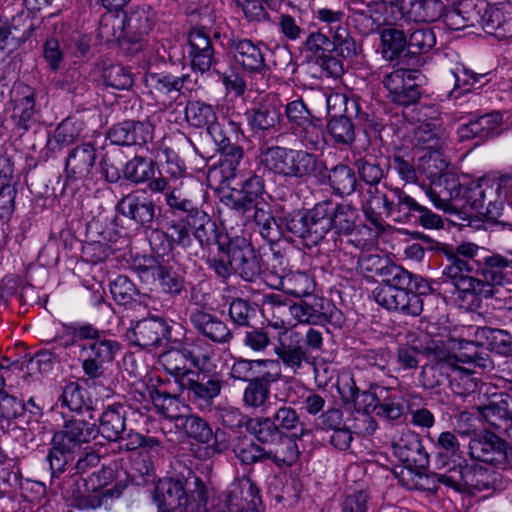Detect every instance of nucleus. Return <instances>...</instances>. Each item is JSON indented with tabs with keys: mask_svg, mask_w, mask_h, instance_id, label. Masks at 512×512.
<instances>
[{
	"mask_svg": "<svg viewBox=\"0 0 512 512\" xmlns=\"http://www.w3.org/2000/svg\"><path fill=\"white\" fill-rule=\"evenodd\" d=\"M486 250L472 242H462L444 253L449 261L443 275L455 287L462 300L489 299L496 296L497 286L512 280V257L499 253L482 255Z\"/></svg>",
	"mask_w": 512,
	"mask_h": 512,
	"instance_id": "nucleus-1",
	"label": "nucleus"
},
{
	"mask_svg": "<svg viewBox=\"0 0 512 512\" xmlns=\"http://www.w3.org/2000/svg\"><path fill=\"white\" fill-rule=\"evenodd\" d=\"M422 354L427 358V362L422 366L419 380L428 390L448 381L451 368L456 361L479 366L482 372L491 371L494 368L490 354L471 342H460L458 351L451 353L443 342L431 341L423 348Z\"/></svg>",
	"mask_w": 512,
	"mask_h": 512,
	"instance_id": "nucleus-2",
	"label": "nucleus"
},
{
	"mask_svg": "<svg viewBox=\"0 0 512 512\" xmlns=\"http://www.w3.org/2000/svg\"><path fill=\"white\" fill-rule=\"evenodd\" d=\"M157 512H208L209 488L194 472L159 479L153 494Z\"/></svg>",
	"mask_w": 512,
	"mask_h": 512,
	"instance_id": "nucleus-3",
	"label": "nucleus"
},
{
	"mask_svg": "<svg viewBox=\"0 0 512 512\" xmlns=\"http://www.w3.org/2000/svg\"><path fill=\"white\" fill-rule=\"evenodd\" d=\"M63 328L65 335L71 338L63 343L65 347L74 345L78 340H87L79 345L78 358L82 370L90 380L101 378L105 372V364L112 362L119 351V343L102 336L98 329L88 323L64 324Z\"/></svg>",
	"mask_w": 512,
	"mask_h": 512,
	"instance_id": "nucleus-4",
	"label": "nucleus"
},
{
	"mask_svg": "<svg viewBox=\"0 0 512 512\" xmlns=\"http://www.w3.org/2000/svg\"><path fill=\"white\" fill-rule=\"evenodd\" d=\"M372 192L371 199L363 203V212L375 226H381L385 218L399 223L411 222L422 206L399 188L389 187L386 191L375 189Z\"/></svg>",
	"mask_w": 512,
	"mask_h": 512,
	"instance_id": "nucleus-5",
	"label": "nucleus"
},
{
	"mask_svg": "<svg viewBox=\"0 0 512 512\" xmlns=\"http://www.w3.org/2000/svg\"><path fill=\"white\" fill-rule=\"evenodd\" d=\"M259 158L265 169L283 177L302 179L317 176L325 168L324 163L312 153L280 146L265 148Z\"/></svg>",
	"mask_w": 512,
	"mask_h": 512,
	"instance_id": "nucleus-6",
	"label": "nucleus"
},
{
	"mask_svg": "<svg viewBox=\"0 0 512 512\" xmlns=\"http://www.w3.org/2000/svg\"><path fill=\"white\" fill-rule=\"evenodd\" d=\"M247 432L252 435L258 444L265 446L266 450L277 453L279 460L285 465H293L300 456L297 440H300L306 430L302 428L301 434L288 436L280 432L271 417H251Z\"/></svg>",
	"mask_w": 512,
	"mask_h": 512,
	"instance_id": "nucleus-7",
	"label": "nucleus"
},
{
	"mask_svg": "<svg viewBox=\"0 0 512 512\" xmlns=\"http://www.w3.org/2000/svg\"><path fill=\"white\" fill-rule=\"evenodd\" d=\"M327 209L325 201H322L312 209L293 211L283 217V225L287 231L301 238L305 246H316L331 230Z\"/></svg>",
	"mask_w": 512,
	"mask_h": 512,
	"instance_id": "nucleus-8",
	"label": "nucleus"
},
{
	"mask_svg": "<svg viewBox=\"0 0 512 512\" xmlns=\"http://www.w3.org/2000/svg\"><path fill=\"white\" fill-rule=\"evenodd\" d=\"M439 486H444L460 493H475L494 489L500 480V475L495 470L481 466H457L446 473L434 476Z\"/></svg>",
	"mask_w": 512,
	"mask_h": 512,
	"instance_id": "nucleus-9",
	"label": "nucleus"
},
{
	"mask_svg": "<svg viewBox=\"0 0 512 512\" xmlns=\"http://www.w3.org/2000/svg\"><path fill=\"white\" fill-rule=\"evenodd\" d=\"M105 471L92 473L79 481L69 479L62 488V494L71 506L79 510H95L100 508L107 497H113L112 489H104L107 482Z\"/></svg>",
	"mask_w": 512,
	"mask_h": 512,
	"instance_id": "nucleus-10",
	"label": "nucleus"
},
{
	"mask_svg": "<svg viewBox=\"0 0 512 512\" xmlns=\"http://www.w3.org/2000/svg\"><path fill=\"white\" fill-rule=\"evenodd\" d=\"M291 316L299 323L310 325H324L332 323L341 325L342 313L328 299L313 294L289 306Z\"/></svg>",
	"mask_w": 512,
	"mask_h": 512,
	"instance_id": "nucleus-11",
	"label": "nucleus"
},
{
	"mask_svg": "<svg viewBox=\"0 0 512 512\" xmlns=\"http://www.w3.org/2000/svg\"><path fill=\"white\" fill-rule=\"evenodd\" d=\"M468 448L469 455L474 460L496 468H512V446L494 433L471 438Z\"/></svg>",
	"mask_w": 512,
	"mask_h": 512,
	"instance_id": "nucleus-12",
	"label": "nucleus"
},
{
	"mask_svg": "<svg viewBox=\"0 0 512 512\" xmlns=\"http://www.w3.org/2000/svg\"><path fill=\"white\" fill-rule=\"evenodd\" d=\"M208 371H192L182 378L179 385L187 391L189 400L200 409H209L222 390L223 381L218 373L207 374Z\"/></svg>",
	"mask_w": 512,
	"mask_h": 512,
	"instance_id": "nucleus-13",
	"label": "nucleus"
},
{
	"mask_svg": "<svg viewBox=\"0 0 512 512\" xmlns=\"http://www.w3.org/2000/svg\"><path fill=\"white\" fill-rule=\"evenodd\" d=\"M248 126L254 136L265 137L281 128V104L275 95H266L246 113Z\"/></svg>",
	"mask_w": 512,
	"mask_h": 512,
	"instance_id": "nucleus-14",
	"label": "nucleus"
},
{
	"mask_svg": "<svg viewBox=\"0 0 512 512\" xmlns=\"http://www.w3.org/2000/svg\"><path fill=\"white\" fill-rule=\"evenodd\" d=\"M427 293L416 290L397 289L391 286H377L373 298L383 308L404 315L419 316L423 311L422 295Z\"/></svg>",
	"mask_w": 512,
	"mask_h": 512,
	"instance_id": "nucleus-15",
	"label": "nucleus"
},
{
	"mask_svg": "<svg viewBox=\"0 0 512 512\" xmlns=\"http://www.w3.org/2000/svg\"><path fill=\"white\" fill-rule=\"evenodd\" d=\"M411 143L416 148L429 152L428 161H439V170L447 167V162L441 159L440 152L447 145L445 130L438 121L422 122L417 125L411 136Z\"/></svg>",
	"mask_w": 512,
	"mask_h": 512,
	"instance_id": "nucleus-16",
	"label": "nucleus"
},
{
	"mask_svg": "<svg viewBox=\"0 0 512 512\" xmlns=\"http://www.w3.org/2000/svg\"><path fill=\"white\" fill-rule=\"evenodd\" d=\"M274 353L277 362L292 375L299 374L305 364L309 363L307 349L302 345L300 334L296 331H288L280 336L274 346Z\"/></svg>",
	"mask_w": 512,
	"mask_h": 512,
	"instance_id": "nucleus-17",
	"label": "nucleus"
},
{
	"mask_svg": "<svg viewBox=\"0 0 512 512\" xmlns=\"http://www.w3.org/2000/svg\"><path fill=\"white\" fill-rule=\"evenodd\" d=\"M168 323L160 317L144 318L135 322L126 332L130 342L141 348L160 346L170 339Z\"/></svg>",
	"mask_w": 512,
	"mask_h": 512,
	"instance_id": "nucleus-18",
	"label": "nucleus"
},
{
	"mask_svg": "<svg viewBox=\"0 0 512 512\" xmlns=\"http://www.w3.org/2000/svg\"><path fill=\"white\" fill-rule=\"evenodd\" d=\"M431 180L427 195L438 209L449 211L458 207L463 185L456 174L447 172L436 175L429 172Z\"/></svg>",
	"mask_w": 512,
	"mask_h": 512,
	"instance_id": "nucleus-19",
	"label": "nucleus"
},
{
	"mask_svg": "<svg viewBox=\"0 0 512 512\" xmlns=\"http://www.w3.org/2000/svg\"><path fill=\"white\" fill-rule=\"evenodd\" d=\"M229 48L235 62L246 72L264 75L269 71L265 60L266 46L262 42L233 38L230 40Z\"/></svg>",
	"mask_w": 512,
	"mask_h": 512,
	"instance_id": "nucleus-20",
	"label": "nucleus"
},
{
	"mask_svg": "<svg viewBox=\"0 0 512 512\" xmlns=\"http://www.w3.org/2000/svg\"><path fill=\"white\" fill-rule=\"evenodd\" d=\"M478 411L497 433L512 436V395L495 394L486 405L478 407Z\"/></svg>",
	"mask_w": 512,
	"mask_h": 512,
	"instance_id": "nucleus-21",
	"label": "nucleus"
},
{
	"mask_svg": "<svg viewBox=\"0 0 512 512\" xmlns=\"http://www.w3.org/2000/svg\"><path fill=\"white\" fill-rule=\"evenodd\" d=\"M35 89L24 82H15L10 91L12 119L19 129L27 131L35 121Z\"/></svg>",
	"mask_w": 512,
	"mask_h": 512,
	"instance_id": "nucleus-22",
	"label": "nucleus"
},
{
	"mask_svg": "<svg viewBox=\"0 0 512 512\" xmlns=\"http://www.w3.org/2000/svg\"><path fill=\"white\" fill-rule=\"evenodd\" d=\"M342 10L320 8L316 12V18L328 28V32L339 46V54L344 58H351L356 54L355 42L350 36Z\"/></svg>",
	"mask_w": 512,
	"mask_h": 512,
	"instance_id": "nucleus-23",
	"label": "nucleus"
},
{
	"mask_svg": "<svg viewBox=\"0 0 512 512\" xmlns=\"http://www.w3.org/2000/svg\"><path fill=\"white\" fill-rule=\"evenodd\" d=\"M229 512H239L261 504L260 490L249 477L236 478L222 494Z\"/></svg>",
	"mask_w": 512,
	"mask_h": 512,
	"instance_id": "nucleus-24",
	"label": "nucleus"
},
{
	"mask_svg": "<svg viewBox=\"0 0 512 512\" xmlns=\"http://www.w3.org/2000/svg\"><path fill=\"white\" fill-rule=\"evenodd\" d=\"M189 75L176 76L171 73H149L145 82L155 101L163 106L171 105L184 87Z\"/></svg>",
	"mask_w": 512,
	"mask_h": 512,
	"instance_id": "nucleus-25",
	"label": "nucleus"
},
{
	"mask_svg": "<svg viewBox=\"0 0 512 512\" xmlns=\"http://www.w3.org/2000/svg\"><path fill=\"white\" fill-rule=\"evenodd\" d=\"M393 455L403 463V466L427 468L429 465L428 454L418 434L411 430L401 433L392 444Z\"/></svg>",
	"mask_w": 512,
	"mask_h": 512,
	"instance_id": "nucleus-26",
	"label": "nucleus"
},
{
	"mask_svg": "<svg viewBox=\"0 0 512 512\" xmlns=\"http://www.w3.org/2000/svg\"><path fill=\"white\" fill-rule=\"evenodd\" d=\"M154 125L150 120H127L114 125L108 131V139L119 146L143 145L152 139Z\"/></svg>",
	"mask_w": 512,
	"mask_h": 512,
	"instance_id": "nucleus-27",
	"label": "nucleus"
},
{
	"mask_svg": "<svg viewBox=\"0 0 512 512\" xmlns=\"http://www.w3.org/2000/svg\"><path fill=\"white\" fill-rule=\"evenodd\" d=\"M98 434L95 423L73 416L64 421L62 429L55 432L53 438L77 453L82 444L94 440Z\"/></svg>",
	"mask_w": 512,
	"mask_h": 512,
	"instance_id": "nucleus-28",
	"label": "nucleus"
},
{
	"mask_svg": "<svg viewBox=\"0 0 512 512\" xmlns=\"http://www.w3.org/2000/svg\"><path fill=\"white\" fill-rule=\"evenodd\" d=\"M501 123L502 115L498 112L478 116L458 127V140L460 142L476 140L475 145H478L496 133Z\"/></svg>",
	"mask_w": 512,
	"mask_h": 512,
	"instance_id": "nucleus-29",
	"label": "nucleus"
},
{
	"mask_svg": "<svg viewBox=\"0 0 512 512\" xmlns=\"http://www.w3.org/2000/svg\"><path fill=\"white\" fill-rule=\"evenodd\" d=\"M381 277V283L378 286H391L397 289H410L422 293H429L431 287L429 283L421 276L413 275L403 267L390 264L385 267H376Z\"/></svg>",
	"mask_w": 512,
	"mask_h": 512,
	"instance_id": "nucleus-30",
	"label": "nucleus"
},
{
	"mask_svg": "<svg viewBox=\"0 0 512 512\" xmlns=\"http://www.w3.org/2000/svg\"><path fill=\"white\" fill-rule=\"evenodd\" d=\"M230 257L232 258L233 271L237 272L244 280L253 281L260 275L259 259L254 249L245 239L230 241Z\"/></svg>",
	"mask_w": 512,
	"mask_h": 512,
	"instance_id": "nucleus-31",
	"label": "nucleus"
},
{
	"mask_svg": "<svg viewBox=\"0 0 512 512\" xmlns=\"http://www.w3.org/2000/svg\"><path fill=\"white\" fill-rule=\"evenodd\" d=\"M118 211L142 226H149L155 217V205L143 192H132L122 197L117 204Z\"/></svg>",
	"mask_w": 512,
	"mask_h": 512,
	"instance_id": "nucleus-32",
	"label": "nucleus"
},
{
	"mask_svg": "<svg viewBox=\"0 0 512 512\" xmlns=\"http://www.w3.org/2000/svg\"><path fill=\"white\" fill-rule=\"evenodd\" d=\"M97 158V149L91 143H83L71 149L65 161L69 179L85 180L91 175Z\"/></svg>",
	"mask_w": 512,
	"mask_h": 512,
	"instance_id": "nucleus-33",
	"label": "nucleus"
},
{
	"mask_svg": "<svg viewBox=\"0 0 512 512\" xmlns=\"http://www.w3.org/2000/svg\"><path fill=\"white\" fill-rule=\"evenodd\" d=\"M191 65L200 72L208 71L215 62L214 48L203 28H193L188 34Z\"/></svg>",
	"mask_w": 512,
	"mask_h": 512,
	"instance_id": "nucleus-34",
	"label": "nucleus"
},
{
	"mask_svg": "<svg viewBox=\"0 0 512 512\" xmlns=\"http://www.w3.org/2000/svg\"><path fill=\"white\" fill-rule=\"evenodd\" d=\"M474 340H461L460 342H471L479 349L488 353V350L502 356L512 355V335L503 329H494L487 326L473 327Z\"/></svg>",
	"mask_w": 512,
	"mask_h": 512,
	"instance_id": "nucleus-35",
	"label": "nucleus"
},
{
	"mask_svg": "<svg viewBox=\"0 0 512 512\" xmlns=\"http://www.w3.org/2000/svg\"><path fill=\"white\" fill-rule=\"evenodd\" d=\"M193 328L202 336L215 343H228L233 335L226 323L214 314L195 310L190 314Z\"/></svg>",
	"mask_w": 512,
	"mask_h": 512,
	"instance_id": "nucleus-36",
	"label": "nucleus"
},
{
	"mask_svg": "<svg viewBox=\"0 0 512 512\" xmlns=\"http://www.w3.org/2000/svg\"><path fill=\"white\" fill-rule=\"evenodd\" d=\"M155 20V11L145 4L133 9L124 20L114 19L123 25L121 35L118 37H129L132 41H139L143 36L148 35L154 27Z\"/></svg>",
	"mask_w": 512,
	"mask_h": 512,
	"instance_id": "nucleus-37",
	"label": "nucleus"
},
{
	"mask_svg": "<svg viewBox=\"0 0 512 512\" xmlns=\"http://www.w3.org/2000/svg\"><path fill=\"white\" fill-rule=\"evenodd\" d=\"M185 119L187 123L195 128H206L212 139H219L221 129L216 112L212 105L199 100L188 101L185 106Z\"/></svg>",
	"mask_w": 512,
	"mask_h": 512,
	"instance_id": "nucleus-38",
	"label": "nucleus"
},
{
	"mask_svg": "<svg viewBox=\"0 0 512 512\" xmlns=\"http://www.w3.org/2000/svg\"><path fill=\"white\" fill-rule=\"evenodd\" d=\"M481 27L498 39L512 37V3H501L498 6L487 4Z\"/></svg>",
	"mask_w": 512,
	"mask_h": 512,
	"instance_id": "nucleus-39",
	"label": "nucleus"
},
{
	"mask_svg": "<svg viewBox=\"0 0 512 512\" xmlns=\"http://www.w3.org/2000/svg\"><path fill=\"white\" fill-rule=\"evenodd\" d=\"M444 11L441 0H407L402 7V18L415 23H432L439 20Z\"/></svg>",
	"mask_w": 512,
	"mask_h": 512,
	"instance_id": "nucleus-40",
	"label": "nucleus"
},
{
	"mask_svg": "<svg viewBox=\"0 0 512 512\" xmlns=\"http://www.w3.org/2000/svg\"><path fill=\"white\" fill-rule=\"evenodd\" d=\"M511 185V179L484 177L485 195H483V216L490 220H497L498 217L502 215L505 202L503 188H509Z\"/></svg>",
	"mask_w": 512,
	"mask_h": 512,
	"instance_id": "nucleus-41",
	"label": "nucleus"
},
{
	"mask_svg": "<svg viewBox=\"0 0 512 512\" xmlns=\"http://www.w3.org/2000/svg\"><path fill=\"white\" fill-rule=\"evenodd\" d=\"M354 165L361 181L369 186L367 199H371L373 190L386 191L389 188L385 183L381 184V180L386 175L385 163H383L382 159H377L372 155H365L357 159Z\"/></svg>",
	"mask_w": 512,
	"mask_h": 512,
	"instance_id": "nucleus-42",
	"label": "nucleus"
},
{
	"mask_svg": "<svg viewBox=\"0 0 512 512\" xmlns=\"http://www.w3.org/2000/svg\"><path fill=\"white\" fill-rule=\"evenodd\" d=\"M151 155L159 163V173L165 177L182 180L186 174L184 161L164 141L152 144Z\"/></svg>",
	"mask_w": 512,
	"mask_h": 512,
	"instance_id": "nucleus-43",
	"label": "nucleus"
},
{
	"mask_svg": "<svg viewBox=\"0 0 512 512\" xmlns=\"http://www.w3.org/2000/svg\"><path fill=\"white\" fill-rule=\"evenodd\" d=\"M416 401L421 402L422 396L414 391L404 394L394 391V393L381 400V404L378 406L377 416L393 424L402 423L405 420V407L403 402L407 403L409 409L410 403Z\"/></svg>",
	"mask_w": 512,
	"mask_h": 512,
	"instance_id": "nucleus-44",
	"label": "nucleus"
},
{
	"mask_svg": "<svg viewBox=\"0 0 512 512\" xmlns=\"http://www.w3.org/2000/svg\"><path fill=\"white\" fill-rule=\"evenodd\" d=\"M127 408L114 403L104 408L99 417V433L108 441H117L126 431Z\"/></svg>",
	"mask_w": 512,
	"mask_h": 512,
	"instance_id": "nucleus-45",
	"label": "nucleus"
},
{
	"mask_svg": "<svg viewBox=\"0 0 512 512\" xmlns=\"http://www.w3.org/2000/svg\"><path fill=\"white\" fill-rule=\"evenodd\" d=\"M233 452L243 465H253L265 461H271L278 467L285 465L279 460L276 452L272 453L266 450L265 446L246 437L237 440L233 446Z\"/></svg>",
	"mask_w": 512,
	"mask_h": 512,
	"instance_id": "nucleus-46",
	"label": "nucleus"
},
{
	"mask_svg": "<svg viewBox=\"0 0 512 512\" xmlns=\"http://www.w3.org/2000/svg\"><path fill=\"white\" fill-rule=\"evenodd\" d=\"M33 30V23L28 15L19 13L11 19L0 16V46H8L12 42L26 41Z\"/></svg>",
	"mask_w": 512,
	"mask_h": 512,
	"instance_id": "nucleus-47",
	"label": "nucleus"
},
{
	"mask_svg": "<svg viewBox=\"0 0 512 512\" xmlns=\"http://www.w3.org/2000/svg\"><path fill=\"white\" fill-rule=\"evenodd\" d=\"M139 276L151 274L158 281L162 292L172 297L180 295L185 291V280L171 267L157 265L153 267L141 266L135 267Z\"/></svg>",
	"mask_w": 512,
	"mask_h": 512,
	"instance_id": "nucleus-48",
	"label": "nucleus"
},
{
	"mask_svg": "<svg viewBox=\"0 0 512 512\" xmlns=\"http://www.w3.org/2000/svg\"><path fill=\"white\" fill-rule=\"evenodd\" d=\"M329 211L330 228L338 235L349 236L356 228L359 214L350 203H334L325 201Z\"/></svg>",
	"mask_w": 512,
	"mask_h": 512,
	"instance_id": "nucleus-49",
	"label": "nucleus"
},
{
	"mask_svg": "<svg viewBox=\"0 0 512 512\" xmlns=\"http://www.w3.org/2000/svg\"><path fill=\"white\" fill-rule=\"evenodd\" d=\"M477 370L482 371L479 366H474V364H462L460 361H456V364L451 368L448 378V387L451 392L460 397H466L474 393L478 384L473 374Z\"/></svg>",
	"mask_w": 512,
	"mask_h": 512,
	"instance_id": "nucleus-50",
	"label": "nucleus"
},
{
	"mask_svg": "<svg viewBox=\"0 0 512 512\" xmlns=\"http://www.w3.org/2000/svg\"><path fill=\"white\" fill-rule=\"evenodd\" d=\"M57 404L78 415L89 408L90 399L87 390L76 381H64Z\"/></svg>",
	"mask_w": 512,
	"mask_h": 512,
	"instance_id": "nucleus-51",
	"label": "nucleus"
},
{
	"mask_svg": "<svg viewBox=\"0 0 512 512\" xmlns=\"http://www.w3.org/2000/svg\"><path fill=\"white\" fill-rule=\"evenodd\" d=\"M293 297H305L313 293L315 281L307 272L290 271L279 279L276 286Z\"/></svg>",
	"mask_w": 512,
	"mask_h": 512,
	"instance_id": "nucleus-52",
	"label": "nucleus"
},
{
	"mask_svg": "<svg viewBox=\"0 0 512 512\" xmlns=\"http://www.w3.org/2000/svg\"><path fill=\"white\" fill-rule=\"evenodd\" d=\"M149 397L157 412L167 419L179 422L183 411L187 410V406L180 401L178 396L166 391L152 388L149 390Z\"/></svg>",
	"mask_w": 512,
	"mask_h": 512,
	"instance_id": "nucleus-53",
	"label": "nucleus"
},
{
	"mask_svg": "<svg viewBox=\"0 0 512 512\" xmlns=\"http://www.w3.org/2000/svg\"><path fill=\"white\" fill-rule=\"evenodd\" d=\"M156 236L160 237V234L156 233ZM161 237L166 239V244H163L162 248L157 249V253L162 255L168 251H171L173 245L181 246L182 248L187 249L192 244L190 230L188 229L183 216H181L178 220H171L168 223L167 231L161 233Z\"/></svg>",
	"mask_w": 512,
	"mask_h": 512,
	"instance_id": "nucleus-54",
	"label": "nucleus"
},
{
	"mask_svg": "<svg viewBox=\"0 0 512 512\" xmlns=\"http://www.w3.org/2000/svg\"><path fill=\"white\" fill-rule=\"evenodd\" d=\"M195 256L205 261L208 267L223 279L228 278L233 271L230 241L221 250H217V253L214 252V248H211L208 251H196Z\"/></svg>",
	"mask_w": 512,
	"mask_h": 512,
	"instance_id": "nucleus-55",
	"label": "nucleus"
},
{
	"mask_svg": "<svg viewBox=\"0 0 512 512\" xmlns=\"http://www.w3.org/2000/svg\"><path fill=\"white\" fill-rule=\"evenodd\" d=\"M188 357L186 356L185 348L181 349H170L160 354L158 362L164 368V370L172 375L175 382L180 385L182 378L186 377L188 372L193 370L187 368Z\"/></svg>",
	"mask_w": 512,
	"mask_h": 512,
	"instance_id": "nucleus-56",
	"label": "nucleus"
},
{
	"mask_svg": "<svg viewBox=\"0 0 512 512\" xmlns=\"http://www.w3.org/2000/svg\"><path fill=\"white\" fill-rule=\"evenodd\" d=\"M426 468L419 467H408L402 466L399 471L396 469L394 473L398 478L399 483L408 490H421L429 491L433 488L430 486V482H437L434 474L432 477L424 473Z\"/></svg>",
	"mask_w": 512,
	"mask_h": 512,
	"instance_id": "nucleus-57",
	"label": "nucleus"
},
{
	"mask_svg": "<svg viewBox=\"0 0 512 512\" xmlns=\"http://www.w3.org/2000/svg\"><path fill=\"white\" fill-rule=\"evenodd\" d=\"M329 185L335 194L351 195L357 187V179L352 168L345 164L334 166L328 175Z\"/></svg>",
	"mask_w": 512,
	"mask_h": 512,
	"instance_id": "nucleus-58",
	"label": "nucleus"
},
{
	"mask_svg": "<svg viewBox=\"0 0 512 512\" xmlns=\"http://www.w3.org/2000/svg\"><path fill=\"white\" fill-rule=\"evenodd\" d=\"M382 56L393 61L397 59L408 47L405 33L397 28H385L380 32Z\"/></svg>",
	"mask_w": 512,
	"mask_h": 512,
	"instance_id": "nucleus-59",
	"label": "nucleus"
},
{
	"mask_svg": "<svg viewBox=\"0 0 512 512\" xmlns=\"http://www.w3.org/2000/svg\"><path fill=\"white\" fill-rule=\"evenodd\" d=\"M221 153L222 166L228 168L233 176H236V171L244 160V150L240 145L234 144L224 134H219V139H213Z\"/></svg>",
	"mask_w": 512,
	"mask_h": 512,
	"instance_id": "nucleus-60",
	"label": "nucleus"
},
{
	"mask_svg": "<svg viewBox=\"0 0 512 512\" xmlns=\"http://www.w3.org/2000/svg\"><path fill=\"white\" fill-rule=\"evenodd\" d=\"M76 452L52 437L51 448L46 457L51 471V477H59L66 469V466L73 462Z\"/></svg>",
	"mask_w": 512,
	"mask_h": 512,
	"instance_id": "nucleus-61",
	"label": "nucleus"
},
{
	"mask_svg": "<svg viewBox=\"0 0 512 512\" xmlns=\"http://www.w3.org/2000/svg\"><path fill=\"white\" fill-rule=\"evenodd\" d=\"M184 348L188 360L198 371H210L214 367L212 359L215 356V351L207 342L196 340L186 344Z\"/></svg>",
	"mask_w": 512,
	"mask_h": 512,
	"instance_id": "nucleus-62",
	"label": "nucleus"
},
{
	"mask_svg": "<svg viewBox=\"0 0 512 512\" xmlns=\"http://www.w3.org/2000/svg\"><path fill=\"white\" fill-rule=\"evenodd\" d=\"M176 426L183 429L189 438L199 443H208L213 438V431L209 424L197 415L183 414Z\"/></svg>",
	"mask_w": 512,
	"mask_h": 512,
	"instance_id": "nucleus-63",
	"label": "nucleus"
},
{
	"mask_svg": "<svg viewBox=\"0 0 512 512\" xmlns=\"http://www.w3.org/2000/svg\"><path fill=\"white\" fill-rule=\"evenodd\" d=\"M110 292L119 305L132 304L137 301L136 297H139V302H144L147 298L146 294H140L134 283L125 275H119L110 282Z\"/></svg>",
	"mask_w": 512,
	"mask_h": 512,
	"instance_id": "nucleus-64",
	"label": "nucleus"
}]
</instances>
